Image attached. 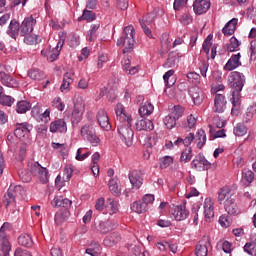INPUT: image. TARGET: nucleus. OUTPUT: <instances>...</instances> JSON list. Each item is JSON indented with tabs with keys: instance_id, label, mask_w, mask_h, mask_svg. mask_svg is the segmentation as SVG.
I'll use <instances>...</instances> for the list:
<instances>
[{
	"instance_id": "obj_42",
	"label": "nucleus",
	"mask_w": 256,
	"mask_h": 256,
	"mask_svg": "<svg viewBox=\"0 0 256 256\" xmlns=\"http://www.w3.org/2000/svg\"><path fill=\"white\" fill-rule=\"evenodd\" d=\"M15 199H17L14 194L13 190L8 188L7 192L4 194L3 203L5 207H9V205H15Z\"/></svg>"
},
{
	"instance_id": "obj_11",
	"label": "nucleus",
	"mask_w": 256,
	"mask_h": 256,
	"mask_svg": "<svg viewBox=\"0 0 256 256\" xmlns=\"http://www.w3.org/2000/svg\"><path fill=\"white\" fill-rule=\"evenodd\" d=\"M36 24L37 20L33 16L26 17L20 25V35H31Z\"/></svg>"
},
{
	"instance_id": "obj_32",
	"label": "nucleus",
	"mask_w": 256,
	"mask_h": 256,
	"mask_svg": "<svg viewBox=\"0 0 256 256\" xmlns=\"http://www.w3.org/2000/svg\"><path fill=\"white\" fill-rule=\"evenodd\" d=\"M155 111V107L150 102H145L139 108V114L141 117H149Z\"/></svg>"
},
{
	"instance_id": "obj_50",
	"label": "nucleus",
	"mask_w": 256,
	"mask_h": 256,
	"mask_svg": "<svg viewBox=\"0 0 256 256\" xmlns=\"http://www.w3.org/2000/svg\"><path fill=\"white\" fill-rule=\"evenodd\" d=\"M233 132L236 137H243L244 135H247V126H245L243 123H238L234 127Z\"/></svg>"
},
{
	"instance_id": "obj_5",
	"label": "nucleus",
	"mask_w": 256,
	"mask_h": 256,
	"mask_svg": "<svg viewBox=\"0 0 256 256\" xmlns=\"http://www.w3.org/2000/svg\"><path fill=\"white\" fill-rule=\"evenodd\" d=\"M80 135L84 141H88L92 147H99L101 139L98 138L97 132L93 124H85L80 130Z\"/></svg>"
},
{
	"instance_id": "obj_7",
	"label": "nucleus",
	"mask_w": 256,
	"mask_h": 256,
	"mask_svg": "<svg viewBox=\"0 0 256 256\" xmlns=\"http://www.w3.org/2000/svg\"><path fill=\"white\" fill-rule=\"evenodd\" d=\"M30 173L37 177L41 183H47L49 181V171L47 168L41 166L39 162H34L30 165Z\"/></svg>"
},
{
	"instance_id": "obj_35",
	"label": "nucleus",
	"mask_w": 256,
	"mask_h": 256,
	"mask_svg": "<svg viewBox=\"0 0 256 256\" xmlns=\"http://www.w3.org/2000/svg\"><path fill=\"white\" fill-rule=\"evenodd\" d=\"M106 211H108L110 215H115V213L119 211V202L113 200V198H108L106 204Z\"/></svg>"
},
{
	"instance_id": "obj_39",
	"label": "nucleus",
	"mask_w": 256,
	"mask_h": 256,
	"mask_svg": "<svg viewBox=\"0 0 256 256\" xmlns=\"http://www.w3.org/2000/svg\"><path fill=\"white\" fill-rule=\"evenodd\" d=\"M139 23H140L141 28L143 29V32L145 33V35L151 39L153 37V33L151 32L149 25H151L153 23V20L139 19Z\"/></svg>"
},
{
	"instance_id": "obj_52",
	"label": "nucleus",
	"mask_w": 256,
	"mask_h": 256,
	"mask_svg": "<svg viewBox=\"0 0 256 256\" xmlns=\"http://www.w3.org/2000/svg\"><path fill=\"white\" fill-rule=\"evenodd\" d=\"M3 93H0V105H4L6 107H11L15 103V98L7 95H2Z\"/></svg>"
},
{
	"instance_id": "obj_48",
	"label": "nucleus",
	"mask_w": 256,
	"mask_h": 256,
	"mask_svg": "<svg viewBox=\"0 0 256 256\" xmlns=\"http://www.w3.org/2000/svg\"><path fill=\"white\" fill-rule=\"evenodd\" d=\"M174 74V70H169L163 76V80L168 87H173L175 85V78L173 77Z\"/></svg>"
},
{
	"instance_id": "obj_14",
	"label": "nucleus",
	"mask_w": 256,
	"mask_h": 256,
	"mask_svg": "<svg viewBox=\"0 0 256 256\" xmlns=\"http://www.w3.org/2000/svg\"><path fill=\"white\" fill-rule=\"evenodd\" d=\"M172 215L176 221H185L189 217V210L185 203H182L174 208Z\"/></svg>"
},
{
	"instance_id": "obj_41",
	"label": "nucleus",
	"mask_w": 256,
	"mask_h": 256,
	"mask_svg": "<svg viewBox=\"0 0 256 256\" xmlns=\"http://www.w3.org/2000/svg\"><path fill=\"white\" fill-rule=\"evenodd\" d=\"M27 111H31V103L26 100L19 101L16 105V112L23 114Z\"/></svg>"
},
{
	"instance_id": "obj_55",
	"label": "nucleus",
	"mask_w": 256,
	"mask_h": 256,
	"mask_svg": "<svg viewBox=\"0 0 256 256\" xmlns=\"http://www.w3.org/2000/svg\"><path fill=\"white\" fill-rule=\"evenodd\" d=\"M209 129H210L209 133L211 134L210 140L226 137L225 129L218 130L216 133L213 130V126L209 125ZM213 133H215L214 136H213Z\"/></svg>"
},
{
	"instance_id": "obj_30",
	"label": "nucleus",
	"mask_w": 256,
	"mask_h": 256,
	"mask_svg": "<svg viewBox=\"0 0 256 256\" xmlns=\"http://www.w3.org/2000/svg\"><path fill=\"white\" fill-rule=\"evenodd\" d=\"M30 132H31V125L25 122L18 125V127L14 131V135L18 137V139H21V137H25V135H27V133H30Z\"/></svg>"
},
{
	"instance_id": "obj_28",
	"label": "nucleus",
	"mask_w": 256,
	"mask_h": 256,
	"mask_svg": "<svg viewBox=\"0 0 256 256\" xmlns=\"http://www.w3.org/2000/svg\"><path fill=\"white\" fill-rule=\"evenodd\" d=\"M161 50H160V54L161 55H165L167 53H169L170 49H171V39L169 38V34H162L161 38Z\"/></svg>"
},
{
	"instance_id": "obj_19",
	"label": "nucleus",
	"mask_w": 256,
	"mask_h": 256,
	"mask_svg": "<svg viewBox=\"0 0 256 256\" xmlns=\"http://www.w3.org/2000/svg\"><path fill=\"white\" fill-rule=\"evenodd\" d=\"M117 228V224L111 220L106 221H100L98 224H96V229L99 233H109L110 231H113V229Z\"/></svg>"
},
{
	"instance_id": "obj_3",
	"label": "nucleus",
	"mask_w": 256,
	"mask_h": 256,
	"mask_svg": "<svg viewBox=\"0 0 256 256\" xmlns=\"http://www.w3.org/2000/svg\"><path fill=\"white\" fill-rule=\"evenodd\" d=\"M118 47H124L123 53H131L135 49V28L133 25L126 26L122 37L117 41Z\"/></svg>"
},
{
	"instance_id": "obj_53",
	"label": "nucleus",
	"mask_w": 256,
	"mask_h": 256,
	"mask_svg": "<svg viewBox=\"0 0 256 256\" xmlns=\"http://www.w3.org/2000/svg\"><path fill=\"white\" fill-rule=\"evenodd\" d=\"M163 123H164L165 127H167L168 129H173L175 127V125H177V120L171 114H168L163 119Z\"/></svg>"
},
{
	"instance_id": "obj_2",
	"label": "nucleus",
	"mask_w": 256,
	"mask_h": 256,
	"mask_svg": "<svg viewBox=\"0 0 256 256\" xmlns=\"http://www.w3.org/2000/svg\"><path fill=\"white\" fill-rule=\"evenodd\" d=\"M218 203L224 206V209L228 215H238L239 206L233 195H231V190L229 188H221L218 192Z\"/></svg>"
},
{
	"instance_id": "obj_62",
	"label": "nucleus",
	"mask_w": 256,
	"mask_h": 256,
	"mask_svg": "<svg viewBox=\"0 0 256 256\" xmlns=\"http://www.w3.org/2000/svg\"><path fill=\"white\" fill-rule=\"evenodd\" d=\"M64 177L66 181H69L73 177V165L67 164L64 168Z\"/></svg>"
},
{
	"instance_id": "obj_12",
	"label": "nucleus",
	"mask_w": 256,
	"mask_h": 256,
	"mask_svg": "<svg viewBox=\"0 0 256 256\" xmlns=\"http://www.w3.org/2000/svg\"><path fill=\"white\" fill-rule=\"evenodd\" d=\"M85 111V105H83V102H75L74 104V110L72 112V125H78L81 123V119H83V112Z\"/></svg>"
},
{
	"instance_id": "obj_17",
	"label": "nucleus",
	"mask_w": 256,
	"mask_h": 256,
	"mask_svg": "<svg viewBox=\"0 0 256 256\" xmlns=\"http://www.w3.org/2000/svg\"><path fill=\"white\" fill-rule=\"evenodd\" d=\"M227 107V100L223 94H216L214 99V113H223Z\"/></svg>"
},
{
	"instance_id": "obj_57",
	"label": "nucleus",
	"mask_w": 256,
	"mask_h": 256,
	"mask_svg": "<svg viewBox=\"0 0 256 256\" xmlns=\"http://www.w3.org/2000/svg\"><path fill=\"white\" fill-rule=\"evenodd\" d=\"M18 175L23 183H29L31 181V174L25 169H20Z\"/></svg>"
},
{
	"instance_id": "obj_27",
	"label": "nucleus",
	"mask_w": 256,
	"mask_h": 256,
	"mask_svg": "<svg viewBox=\"0 0 256 256\" xmlns=\"http://www.w3.org/2000/svg\"><path fill=\"white\" fill-rule=\"evenodd\" d=\"M237 23H238L237 18L231 19V20L228 21V22L226 23V25L223 27L222 33H223L225 36H227V37L233 35V33H235V30L237 29Z\"/></svg>"
},
{
	"instance_id": "obj_6",
	"label": "nucleus",
	"mask_w": 256,
	"mask_h": 256,
	"mask_svg": "<svg viewBox=\"0 0 256 256\" xmlns=\"http://www.w3.org/2000/svg\"><path fill=\"white\" fill-rule=\"evenodd\" d=\"M59 38L60 40L58 41L57 46L55 48H45L41 51V55L47 57L50 63H53V61H57V58L61 53V49L63 48V45H65V36L63 35V33L59 34Z\"/></svg>"
},
{
	"instance_id": "obj_47",
	"label": "nucleus",
	"mask_w": 256,
	"mask_h": 256,
	"mask_svg": "<svg viewBox=\"0 0 256 256\" xmlns=\"http://www.w3.org/2000/svg\"><path fill=\"white\" fill-rule=\"evenodd\" d=\"M100 24H92L89 34L86 36L87 41L93 43L97 39V31H99Z\"/></svg>"
},
{
	"instance_id": "obj_54",
	"label": "nucleus",
	"mask_w": 256,
	"mask_h": 256,
	"mask_svg": "<svg viewBox=\"0 0 256 256\" xmlns=\"http://www.w3.org/2000/svg\"><path fill=\"white\" fill-rule=\"evenodd\" d=\"M10 190H12V194H14V197H23V195H25V188H23V186L21 185H16L13 186L11 185L9 187Z\"/></svg>"
},
{
	"instance_id": "obj_51",
	"label": "nucleus",
	"mask_w": 256,
	"mask_h": 256,
	"mask_svg": "<svg viewBox=\"0 0 256 256\" xmlns=\"http://www.w3.org/2000/svg\"><path fill=\"white\" fill-rule=\"evenodd\" d=\"M242 179L248 184L251 185V182L255 180V173L249 169H244L242 171Z\"/></svg>"
},
{
	"instance_id": "obj_8",
	"label": "nucleus",
	"mask_w": 256,
	"mask_h": 256,
	"mask_svg": "<svg viewBox=\"0 0 256 256\" xmlns=\"http://www.w3.org/2000/svg\"><path fill=\"white\" fill-rule=\"evenodd\" d=\"M191 165L192 169H196V171H209L211 169V162L205 159V156L201 153L195 156Z\"/></svg>"
},
{
	"instance_id": "obj_24",
	"label": "nucleus",
	"mask_w": 256,
	"mask_h": 256,
	"mask_svg": "<svg viewBox=\"0 0 256 256\" xmlns=\"http://www.w3.org/2000/svg\"><path fill=\"white\" fill-rule=\"evenodd\" d=\"M20 30H21V25L19 24V21L11 20L6 33L12 39H17L19 37Z\"/></svg>"
},
{
	"instance_id": "obj_61",
	"label": "nucleus",
	"mask_w": 256,
	"mask_h": 256,
	"mask_svg": "<svg viewBox=\"0 0 256 256\" xmlns=\"http://www.w3.org/2000/svg\"><path fill=\"white\" fill-rule=\"evenodd\" d=\"M21 37H24V43L26 45H35L37 43V36H33L32 34L21 35Z\"/></svg>"
},
{
	"instance_id": "obj_29",
	"label": "nucleus",
	"mask_w": 256,
	"mask_h": 256,
	"mask_svg": "<svg viewBox=\"0 0 256 256\" xmlns=\"http://www.w3.org/2000/svg\"><path fill=\"white\" fill-rule=\"evenodd\" d=\"M115 113H116V117H117L118 121H120V123H125V122H127L128 119H132L130 116H127V114L125 113V106H123V104H121V103H118L116 105Z\"/></svg>"
},
{
	"instance_id": "obj_10",
	"label": "nucleus",
	"mask_w": 256,
	"mask_h": 256,
	"mask_svg": "<svg viewBox=\"0 0 256 256\" xmlns=\"http://www.w3.org/2000/svg\"><path fill=\"white\" fill-rule=\"evenodd\" d=\"M128 179L132 185V189H141L143 185V172L141 170H133L128 174Z\"/></svg>"
},
{
	"instance_id": "obj_4",
	"label": "nucleus",
	"mask_w": 256,
	"mask_h": 256,
	"mask_svg": "<svg viewBox=\"0 0 256 256\" xmlns=\"http://www.w3.org/2000/svg\"><path fill=\"white\" fill-rule=\"evenodd\" d=\"M122 124L118 125V135L121 137L122 141L127 145V147H131L133 145V129H131V123H133V119H128L126 122H121Z\"/></svg>"
},
{
	"instance_id": "obj_58",
	"label": "nucleus",
	"mask_w": 256,
	"mask_h": 256,
	"mask_svg": "<svg viewBox=\"0 0 256 256\" xmlns=\"http://www.w3.org/2000/svg\"><path fill=\"white\" fill-rule=\"evenodd\" d=\"M173 53H170L168 55L167 61L166 63H164L163 67L166 68H171V67H175V65H177V56H172Z\"/></svg>"
},
{
	"instance_id": "obj_23",
	"label": "nucleus",
	"mask_w": 256,
	"mask_h": 256,
	"mask_svg": "<svg viewBox=\"0 0 256 256\" xmlns=\"http://www.w3.org/2000/svg\"><path fill=\"white\" fill-rule=\"evenodd\" d=\"M239 65H241V53L232 55L225 64L224 69L225 71H233L234 69H237Z\"/></svg>"
},
{
	"instance_id": "obj_45",
	"label": "nucleus",
	"mask_w": 256,
	"mask_h": 256,
	"mask_svg": "<svg viewBox=\"0 0 256 256\" xmlns=\"http://www.w3.org/2000/svg\"><path fill=\"white\" fill-rule=\"evenodd\" d=\"M28 77L34 81H41L45 78V74L39 69H31L28 71Z\"/></svg>"
},
{
	"instance_id": "obj_40",
	"label": "nucleus",
	"mask_w": 256,
	"mask_h": 256,
	"mask_svg": "<svg viewBox=\"0 0 256 256\" xmlns=\"http://www.w3.org/2000/svg\"><path fill=\"white\" fill-rule=\"evenodd\" d=\"M18 243L22 247H33V238H31V235L24 233L18 237Z\"/></svg>"
},
{
	"instance_id": "obj_1",
	"label": "nucleus",
	"mask_w": 256,
	"mask_h": 256,
	"mask_svg": "<svg viewBox=\"0 0 256 256\" xmlns=\"http://www.w3.org/2000/svg\"><path fill=\"white\" fill-rule=\"evenodd\" d=\"M229 85L232 89V104L237 107V104L241 101V91L245 87V75L238 71L231 72Z\"/></svg>"
},
{
	"instance_id": "obj_9",
	"label": "nucleus",
	"mask_w": 256,
	"mask_h": 256,
	"mask_svg": "<svg viewBox=\"0 0 256 256\" xmlns=\"http://www.w3.org/2000/svg\"><path fill=\"white\" fill-rule=\"evenodd\" d=\"M209 247H211V238L203 236V238L196 245V256H207L209 254Z\"/></svg>"
},
{
	"instance_id": "obj_15",
	"label": "nucleus",
	"mask_w": 256,
	"mask_h": 256,
	"mask_svg": "<svg viewBox=\"0 0 256 256\" xmlns=\"http://www.w3.org/2000/svg\"><path fill=\"white\" fill-rule=\"evenodd\" d=\"M194 12L196 15H203L211 8V1L209 0H195L193 3Z\"/></svg>"
},
{
	"instance_id": "obj_22",
	"label": "nucleus",
	"mask_w": 256,
	"mask_h": 256,
	"mask_svg": "<svg viewBox=\"0 0 256 256\" xmlns=\"http://www.w3.org/2000/svg\"><path fill=\"white\" fill-rule=\"evenodd\" d=\"M135 129L136 131H153L155 126L153 125V121L150 119H141L136 121Z\"/></svg>"
},
{
	"instance_id": "obj_64",
	"label": "nucleus",
	"mask_w": 256,
	"mask_h": 256,
	"mask_svg": "<svg viewBox=\"0 0 256 256\" xmlns=\"http://www.w3.org/2000/svg\"><path fill=\"white\" fill-rule=\"evenodd\" d=\"M250 61H256V40L250 43Z\"/></svg>"
},
{
	"instance_id": "obj_20",
	"label": "nucleus",
	"mask_w": 256,
	"mask_h": 256,
	"mask_svg": "<svg viewBox=\"0 0 256 256\" xmlns=\"http://www.w3.org/2000/svg\"><path fill=\"white\" fill-rule=\"evenodd\" d=\"M9 251H11V242L9 241V235L2 234L0 232V253L4 256L9 255Z\"/></svg>"
},
{
	"instance_id": "obj_34",
	"label": "nucleus",
	"mask_w": 256,
	"mask_h": 256,
	"mask_svg": "<svg viewBox=\"0 0 256 256\" xmlns=\"http://www.w3.org/2000/svg\"><path fill=\"white\" fill-rule=\"evenodd\" d=\"M197 138H196V143L198 149H203L205 147V144L207 143V134L205 133V130L199 129L196 133Z\"/></svg>"
},
{
	"instance_id": "obj_56",
	"label": "nucleus",
	"mask_w": 256,
	"mask_h": 256,
	"mask_svg": "<svg viewBox=\"0 0 256 256\" xmlns=\"http://www.w3.org/2000/svg\"><path fill=\"white\" fill-rule=\"evenodd\" d=\"M160 161V168L167 169L173 163V157L171 156H164L163 158L159 159Z\"/></svg>"
},
{
	"instance_id": "obj_25",
	"label": "nucleus",
	"mask_w": 256,
	"mask_h": 256,
	"mask_svg": "<svg viewBox=\"0 0 256 256\" xmlns=\"http://www.w3.org/2000/svg\"><path fill=\"white\" fill-rule=\"evenodd\" d=\"M0 82L5 87H11L13 89H15V87H19V82H17V80L13 78V76L5 72L2 75H0Z\"/></svg>"
},
{
	"instance_id": "obj_26",
	"label": "nucleus",
	"mask_w": 256,
	"mask_h": 256,
	"mask_svg": "<svg viewBox=\"0 0 256 256\" xmlns=\"http://www.w3.org/2000/svg\"><path fill=\"white\" fill-rule=\"evenodd\" d=\"M73 202L68 198H63V196H55L51 201L52 207H64V209H69Z\"/></svg>"
},
{
	"instance_id": "obj_38",
	"label": "nucleus",
	"mask_w": 256,
	"mask_h": 256,
	"mask_svg": "<svg viewBox=\"0 0 256 256\" xmlns=\"http://www.w3.org/2000/svg\"><path fill=\"white\" fill-rule=\"evenodd\" d=\"M85 253L91 256L101 255V245L98 242H92L86 249Z\"/></svg>"
},
{
	"instance_id": "obj_18",
	"label": "nucleus",
	"mask_w": 256,
	"mask_h": 256,
	"mask_svg": "<svg viewBox=\"0 0 256 256\" xmlns=\"http://www.w3.org/2000/svg\"><path fill=\"white\" fill-rule=\"evenodd\" d=\"M50 133H67V122L65 119H58L51 122Z\"/></svg>"
},
{
	"instance_id": "obj_60",
	"label": "nucleus",
	"mask_w": 256,
	"mask_h": 256,
	"mask_svg": "<svg viewBox=\"0 0 256 256\" xmlns=\"http://www.w3.org/2000/svg\"><path fill=\"white\" fill-rule=\"evenodd\" d=\"M170 115L178 121V119H181V116L183 115V109L181 106H174V110L170 113Z\"/></svg>"
},
{
	"instance_id": "obj_21",
	"label": "nucleus",
	"mask_w": 256,
	"mask_h": 256,
	"mask_svg": "<svg viewBox=\"0 0 256 256\" xmlns=\"http://www.w3.org/2000/svg\"><path fill=\"white\" fill-rule=\"evenodd\" d=\"M214 203L211 198H206L204 201V216L206 220L213 219L215 217Z\"/></svg>"
},
{
	"instance_id": "obj_46",
	"label": "nucleus",
	"mask_w": 256,
	"mask_h": 256,
	"mask_svg": "<svg viewBox=\"0 0 256 256\" xmlns=\"http://www.w3.org/2000/svg\"><path fill=\"white\" fill-rule=\"evenodd\" d=\"M82 19H84V21H87L88 23H91L92 21H95L97 19V16L93 11L86 9L83 11L82 16L78 18V21H82Z\"/></svg>"
},
{
	"instance_id": "obj_13",
	"label": "nucleus",
	"mask_w": 256,
	"mask_h": 256,
	"mask_svg": "<svg viewBox=\"0 0 256 256\" xmlns=\"http://www.w3.org/2000/svg\"><path fill=\"white\" fill-rule=\"evenodd\" d=\"M97 121L104 131H109L111 129V122L109 121V115L105 109H100L96 115Z\"/></svg>"
},
{
	"instance_id": "obj_43",
	"label": "nucleus",
	"mask_w": 256,
	"mask_h": 256,
	"mask_svg": "<svg viewBox=\"0 0 256 256\" xmlns=\"http://www.w3.org/2000/svg\"><path fill=\"white\" fill-rule=\"evenodd\" d=\"M147 207L146 204L143 203V201H135L132 205H131V210L134 211V213H146L147 212Z\"/></svg>"
},
{
	"instance_id": "obj_16",
	"label": "nucleus",
	"mask_w": 256,
	"mask_h": 256,
	"mask_svg": "<svg viewBox=\"0 0 256 256\" xmlns=\"http://www.w3.org/2000/svg\"><path fill=\"white\" fill-rule=\"evenodd\" d=\"M188 94L191 97L194 105H201V103H203V90H201V88H199L198 86L190 87V89L188 90Z\"/></svg>"
},
{
	"instance_id": "obj_36",
	"label": "nucleus",
	"mask_w": 256,
	"mask_h": 256,
	"mask_svg": "<svg viewBox=\"0 0 256 256\" xmlns=\"http://www.w3.org/2000/svg\"><path fill=\"white\" fill-rule=\"evenodd\" d=\"M244 251L248 255H256V236L252 237L251 240L244 245Z\"/></svg>"
},
{
	"instance_id": "obj_44",
	"label": "nucleus",
	"mask_w": 256,
	"mask_h": 256,
	"mask_svg": "<svg viewBox=\"0 0 256 256\" xmlns=\"http://www.w3.org/2000/svg\"><path fill=\"white\" fill-rule=\"evenodd\" d=\"M241 46V42L237 40V38L232 37L230 39V43L226 45V51L233 53L235 51H239V47Z\"/></svg>"
},
{
	"instance_id": "obj_49",
	"label": "nucleus",
	"mask_w": 256,
	"mask_h": 256,
	"mask_svg": "<svg viewBox=\"0 0 256 256\" xmlns=\"http://www.w3.org/2000/svg\"><path fill=\"white\" fill-rule=\"evenodd\" d=\"M193 159V149L191 147L186 148L182 153L180 157L181 163H189Z\"/></svg>"
},
{
	"instance_id": "obj_33",
	"label": "nucleus",
	"mask_w": 256,
	"mask_h": 256,
	"mask_svg": "<svg viewBox=\"0 0 256 256\" xmlns=\"http://www.w3.org/2000/svg\"><path fill=\"white\" fill-rule=\"evenodd\" d=\"M108 187L112 195H116V197H119V195H121V188H119V179L111 178L109 180Z\"/></svg>"
},
{
	"instance_id": "obj_31",
	"label": "nucleus",
	"mask_w": 256,
	"mask_h": 256,
	"mask_svg": "<svg viewBox=\"0 0 256 256\" xmlns=\"http://www.w3.org/2000/svg\"><path fill=\"white\" fill-rule=\"evenodd\" d=\"M119 241H121V235L117 232H113L104 239V245L106 247H114Z\"/></svg>"
},
{
	"instance_id": "obj_59",
	"label": "nucleus",
	"mask_w": 256,
	"mask_h": 256,
	"mask_svg": "<svg viewBox=\"0 0 256 256\" xmlns=\"http://www.w3.org/2000/svg\"><path fill=\"white\" fill-rule=\"evenodd\" d=\"M256 114V106H250L247 108L246 115L244 117V121L247 123L253 119V115Z\"/></svg>"
},
{
	"instance_id": "obj_37",
	"label": "nucleus",
	"mask_w": 256,
	"mask_h": 256,
	"mask_svg": "<svg viewBox=\"0 0 256 256\" xmlns=\"http://www.w3.org/2000/svg\"><path fill=\"white\" fill-rule=\"evenodd\" d=\"M71 75H73V73H69V72H66L64 74V77H63V82L60 86V91L62 93H65V91H69V86L71 85V83H73V78L71 77Z\"/></svg>"
},
{
	"instance_id": "obj_63",
	"label": "nucleus",
	"mask_w": 256,
	"mask_h": 256,
	"mask_svg": "<svg viewBox=\"0 0 256 256\" xmlns=\"http://www.w3.org/2000/svg\"><path fill=\"white\" fill-rule=\"evenodd\" d=\"M52 106H54L55 109H58V111H64L65 109V104L61 102V98L59 97L53 99Z\"/></svg>"
}]
</instances>
